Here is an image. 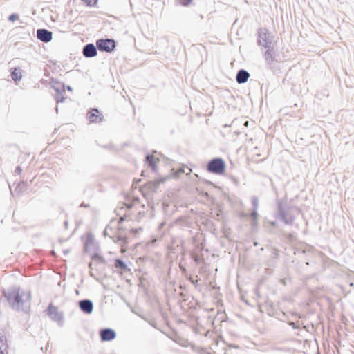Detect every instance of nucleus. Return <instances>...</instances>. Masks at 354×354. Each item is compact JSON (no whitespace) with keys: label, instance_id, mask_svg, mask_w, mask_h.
Segmentation results:
<instances>
[{"label":"nucleus","instance_id":"nucleus-37","mask_svg":"<svg viewBox=\"0 0 354 354\" xmlns=\"http://www.w3.org/2000/svg\"><path fill=\"white\" fill-rule=\"evenodd\" d=\"M271 224H272V225H276L275 222H272V223H271Z\"/></svg>","mask_w":354,"mask_h":354},{"label":"nucleus","instance_id":"nucleus-1","mask_svg":"<svg viewBox=\"0 0 354 354\" xmlns=\"http://www.w3.org/2000/svg\"><path fill=\"white\" fill-rule=\"evenodd\" d=\"M2 300L15 312L22 310V290L19 284H14L2 290Z\"/></svg>","mask_w":354,"mask_h":354},{"label":"nucleus","instance_id":"nucleus-39","mask_svg":"<svg viewBox=\"0 0 354 354\" xmlns=\"http://www.w3.org/2000/svg\"><path fill=\"white\" fill-rule=\"evenodd\" d=\"M30 293H28V298L30 299Z\"/></svg>","mask_w":354,"mask_h":354},{"label":"nucleus","instance_id":"nucleus-11","mask_svg":"<svg viewBox=\"0 0 354 354\" xmlns=\"http://www.w3.org/2000/svg\"><path fill=\"white\" fill-rule=\"evenodd\" d=\"M97 48L93 44L85 45L82 49V54L85 57L91 58L97 55Z\"/></svg>","mask_w":354,"mask_h":354},{"label":"nucleus","instance_id":"nucleus-23","mask_svg":"<svg viewBox=\"0 0 354 354\" xmlns=\"http://www.w3.org/2000/svg\"><path fill=\"white\" fill-rule=\"evenodd\" d=\"M18 19H19V15L17 14H15V13L11 14L8 17V19L10 21H16Z\"/></svg>","mask_w":354,"mask_h":354},{"label":"nucleus","instance_id":"nucleus-40","mask_svg":"<svg viewBox=\"0 0 354 354\" xmlns=\"http://www.w3.org/2000/svg\"><path fill=\"white\" fill-rule=\"evenodd\" d=\"M62 91H64V85H62Z\"/></svg>","mask_w":354,"mask_h":354},{"label":"nucleus","instance_id":"nucleus-29","mask_svg":"<svg viewBox=\"0 0 354 354\" xmlns=\"http://www.w3.org/2000/svg\"><path fill=\"white\" fill-rule=\"evenodd\" d=\"M62 252L64 253V255H66V254H68L69 250H64L62 251Z\"/></svg>","mask_w":354,"mask_h":354},{"label":"nucleus","instance_id":"nucleus-4","mask_svg":"<svg viewBox=\"0 0 354 354\" xmlns=\"http://www.w3.org/2000/svg\"><path fill=\"white\" fill-rule=\"evenodd\" d=\"M257 43L264 48H270L272 45V39L269 34L268 30L261 28L258 31Z\"/></svg>","mask_w":354,"mask_h":354},{"label":"nucleus","instance_id":"nucleus-28","mask_svg":"<svg viewBox=\"0 0 354 354\" xmlns=\"http://www.w3.org/2000/svg\"><path fill=\"white\" fill-rule=\"evenodd\" d=\"M191 1L192 0H183V1L181 2V3L184 6H187L188 4L190 3Z\"/></svg>","mask_w":354,"mask_h":354},{"label":"nucleus","instance_id":"nucleus-35","mask_svg":"<svg viewBox=\"0 0 354 354\" xmlns=\"http://www.w3.org/2000/svg\"><path fill=\"white\" fill-rule=\"evenodd\" d=\"M68 90L71 91V87L70 86H68Z\"/></svg>","mask_w":354,"mask_h":354},{"label":"nucleus","instance_id":"nucleus-16","mask_svg":"<svg viewBox=\"0 0 354 354\" xmlns=\"http://www.w3.org/2000/svg\"><path fill=\"white\" fill-rule=\"evenodd\" d=\"M10 71H11L10 76H11L12 79L15 82L20 81V80L22 77V74L21 73L20 68H19V67L11 68Z\"/></svg>","mask_w":354,"mask_h":354},{"label":"nucleus","instance_id":"nucleus-41","mask_svg":"<svg viewBox=\"0 0 354 354\" xmlns=\"http://www.w3.org/2000/svg\"><path fill=\"white\" fill-rule=\"evenodd\" d=\"M56 112L58 113V107H56Z\"/></svg>","mask_w":354,"mask_h":354},{"label":"nucleus","instance_id":"nucleus-33","mask_svg":"<svg viewBox=\"0 0 354 354\" xmlns=\"http://www.w3.org/2000/svg\"><path fill=\"white\" fill-rule=\"evenodd\" d=\"M92 265H93V262H91V263H89V268H91Z\"/></svg>","mask_w":354,"mask_h":354},{"label":"nucleus","instance_id":"nucleus-21","mask_svg":"<svg viewBox=\"0 0 354 354\" xmlns=\"http://www.w3.org/2000/svg\"><path fill=\"white\" fill-rule=\"evenodd\" d=\"M92 261L93 262L96 261L98 263H101L103 261V258L99 254H95L92 256Z\"/></svg>","mask_w":354,"mask_h":354},{"label":"nucleus","instance_id":"nucleus-3","mask_svg":"<svg viewBox=\"0 0 354 354\" xmlns=\"http://www.w3.org/2000/svg\"><path fill=\"white\" fill-rule=\"evenodd\" d=\"M225 169V163L221 158H214L207 164V170L213 174H222Z\"/></svg>","mask_w":354,"mask_h":354},{"label":"nucleus","instance_id":"nucleus-42","mask_svg":"<svg viewBox=\"0 0 354 354\" xmlns=\"http://www.w3.org/2000/svg\"><path fill=\"white\" fill-rule=\"evenodd\" d=\"M224 127H230V125H228V124H225Z\"/></svg>","mask_w":354,"mask_h":354},{"label":"nucleus","instance_id":"nucleus-32","mask_svg":"<svg viewBox=\"0 0 354 354\" xmlns=\"http://www.w3.org/2000/svg\"><path fill=\"white\" fill-rule=\"evenodd\" d=\"M198 281H194V280H192V282L194 284H196L197 283Z\"/></svg>","mask_w":354,"mask_h":354},{"label":"nucleus","instance_id":"nucleus-38","mask_svg":"<svg viewBox=\"0 0 354 354\" xmlns=\"http://www.w3.org/2000/svg\"><path fill=\"white\" fill-rule=\"evenodd\" d=\"M55 89H56V91H57V92H59V90H60V89H59V88H55Z\"/></svg>","mask_w":354,"mask_h":354},{"label":"nucleus","instance_id":"nucleus-30","mask_svg":"<svg viewBox=\"0 0 354 354\" xmlns=\"http://www.w3.org/2000/svg\"><path fill=\"white\" fill-rule=\"evenodd\" d=\"M248 124H249V122L248 121H245V123H244V126L248 127Z\"/></svg>","mask_w":354,"mask_h":354},{"label":"nucleus","instance_id":"nucleus-13","mask_svg":"<svg viewBox=\"0 0 354 354\" xmlns=\"http://www.w3.org/2000/svg\"><path fill=\"white\" fill-rule=\"evenodd\" d=\"M250 77V73L244 69H241L238 71L236 80L239 84L245 83Z\"/></svg>","mask_w":354,"mask_h":354},{"label":"nucleus","instance_id":"nucleus-22","mask_svg":"<svg viewBox=\"0 0 354 354\" xmlns=\"http://www.w3.org/2000/svg\"><path fill=\"white\" fill-rule=\"evenodd\" d=\"M136 203H138V198H136L133 201V203H130V204L123 203L121 206V209H123L124 207L127 209H131Z\"/></svg>","mask_w":354,"mask_h":354},{"label":"nucleus","instance_id":"nucleus-18","mask_svg":"<svg viewBox=\"0 0 354 354\" xmlns=\"http://www.w3.org/2000/svg\"><path fill=\"white\" fill-rule=\"evenodd\" d=\"M8 346L5 336H0V352H8Z\"/></svg>","mask_w":354,"mask_h":354},{"label":"nucleus","instance_id":"nucleus-31","mask_svg":"<svg viewBox=\"0 0 354 354\" xmlns=\"http://www.w3.org/2000/svg\"><path fill=\"white\" fill-rule=\"evenodd\" d=\"M0 354H8V352H0Z\"/></svg>","mask_w":354,"mask_h":354},{"label":"nucleus","instance_id":"nucleus-34","mask_svg":"<svg viewBox=\"0 0 354 354\" xmlns=\"http://www.w3.org/2000/svg\"><path fill=\"white\" fill-rule=\"evenodd\" d=\"M51 254H52L53 255H54V256H55V251H52V252H51Z\"/></svg>","mask_w":354,"mask_h":354},{"label":"nucleus","instance_id":"nucleus-24","mask_svg":"<svg viewBox=\"0 0 354 354\" xmlns=\"http://www.w3.org/2000/svg\"><path fill=\"white\" fill-rule=\"evenodd\" d=\"M56 100H57V103L64 102V97L62 95L61 93H57V95L56 96Z\"/></svg>","mask_w":354,"mask_h":354},{"label":"nucleus","instance_id":"nucleus-12","mask_svg":"<svg viewBox=\"0 0 354 354\" xmlns=\"http://www.w3.org/2000/svg\"><path fill=\"white\" fill-rule=\"evenodd\" d=\"M100 335L102 341H111L116 336L115 331L111 328L102 329Z\"/></svg>","mask_w":354,"mask_h":354},{"label":"nucleus","instance_id":"nucleus-8","mask_svg":"<svg viewBox=\"0 0 354 354\" xmlns=\"http://www.w3.org/2000/svg\"><path fill=\"white\" fill-rule=\"evenodd\" d=\"M37 37L40 41L48 43L52 40L53 33L47 29H38L37 30Z\"/></svg>","mask_w":354,"mask_h":354},{"label":"nucleus","instance_id":"nucleus-20","mask_svg":"<svg viewBox=\"0 0 354 354\" xmlns=\"http://www.w3.org/2000/svg\"><path fill=\"white\" fill-rule=\"evenodd\" d=\"M115 266L117 268H120L122 270H127V266L126 264L124 263L123 261L118 259L115 260Z\"/></svg>","mask_w":354,"mask_h":354},{"label":"nucleus","instance_id":"nucleus-14","mask_svg":"<svg viewBox=\"0 0 354 354\" xmlns=\"http://www.w3.org/2000/svg\"><path fill=\"white\" fill-rule=\"evenodd\" d=\"M267 50L265 52L264 57L266 63L268 65H272L275 59L274 52L273 50V46L270 48H266Z\"/></svg>","mask_w":354,"mask_h":354},{"label":"nucleus","instance_id":"nucleus-25","mask_svg":"<svg viewBox=\"0 0 354 354\" xmlns=\"http://www.w3.org/2000/svg\"><path fill=\"white\" fill-rule=\"evenodd\" d=\"M20 216V212L19 211H14L13 212V214H12V218L14 219V221H17V218H19Z\"/></svg>","mask_w":354,"mask_h":354},{"label":"nucleus","instance_id":"nucleus-15","mask_svg":"<svg viewBox=\"0 0 354 354\" xmlns=\"http://www.w3.org/2000/svg\"><path fill=\"white\" fill-rule=\"evenodd\" d=\"M87 116L91 122H99L102 120L97 109H93L89 111Z\"/></svg>","mask_w":354,"mask_h":354},{"label":"nucleus","instance_id":"nucleus-27","mask_svg":"<svg viewBox=\"0 0 354 354\" xmlns=\"http://www.w3.org/2000/svg\"><path fill=\"white\" fill-rule=\"evenodd\" d=\"M193 259H194V261L196 263H199V262H200V258H199V257H198V256H197V255H194V256L193 257Z\"/></svg>","mask_w":354,"mask_h":354},{"label":"nucleus","instance_id":"nucleus-2","mask_svg":"<svg viewBox=\"0 0 354 354\" xmlns=\"http://www.w3.org/2000/svg\"><path fill=\"white\" fill-rule=\"evenodd\" d=\"M123 221L121 217L120 221H111L104 230V235L110 237L114 243H120L122 246L126 243V237L120 231V223Z\"/></svg>","mask_w":354,"mask_h":354},{"label":"nucleus","instance_id":"nucleus-10","mask_svg":"<svg viewBox=\"0 0 354 354\" xmlns=\"http://www.w3.org/2000/svg\"><path fill=\"white\" fill-rule=\"evenodd\" d=\"M48 312L50 318L54 321L59 322L63 318L62 313L58 310L57 307L52 304L49 305Z\"/></svg>","mask_w":354,"mask_h":354},{"label":"nucleus","instance_id":"nucleus-36","mask_svg":"<svg viewBox=\"0 0 354 354\" xmlns=\"http://www.w3.org/2000/svg\"><path fill=\"white\" fill-rule=\"evenodd\" d=\"M88 247V243H86V250H87Z\"/></svg>","mask_w":354,"mask_h":354},{"label":"nucleus","instance_id":"nucleus-5","mask_svg":"<svg viewBox=\"0 0 354 354\" xmlns=\"http://www.w3.org/2000/svg\"><path fill=\"white\" fill-rule=\"evenodd\" d=\"M97 48L100 51L111 52L115 47V43L113 39H101L97 41Z\"/></svg>","mask_w":354,"mask_h":354},{"label":"nucleus","instance_id":"nucleus-26","mask_svg":"<svg viewBox=\"0 0 354 354\" xmlns=\"http://www.w3.org/2000/svg\"><path fill=\"white\" fill-rule=\"evenodd\" d=\"M22 169L21 168V166H17L15 170V173H16L17 174H20L21 172Z\"/></svg>","mask_w":354,"mask_h":354},{"label":"nucleus","instance_id":"nucleus-6","mask_svg":"<svg viewBox=\"0 0 354 354\" xmlns=\"http://www.w3.org/2000/svg\"><path fill=\"white\" fill-rule=\"evenodd\" d=\"M277 218L283 221L287 225H292L294 221L292 216H289L283 209L281 203L278 205V212Z\"/></svg>","mask_w":354,"mask_h":354},{"label":"nucleus","instance_id":"nucleus-17","mask_svg":"<svg viewBox=\"0 0 354 354\" xmlns=\"http://www.w3.org/2000/svg\"><path fill=\"white\" fill-rule=\"evenodd\" d=\"M21 182L17 184L13 183L12 185L9 184L10 190L12 196L15 197L20 194L22 187L21 186Z\"/></svg>","mask_w":354,"mask_h":354},{"label":"nucleus","instance_id":"nucleus-9","mask_svg":"<svg viewBox=\"0 0 354 354\" xmlns=\"http://www.w3.org/2000/svg\"><path fill=\"white\" fill-rule=\"evenodd\" d=\"M78 305L80 310L86 314H91L93 310V304L89 299L80 300Z\"/></svg>","mask_w":354,"mask_h":354},{"label":"nucleus","instance_id":"nucleus-19","mask_svg":"<svg viewBox=\"0 0 354 354\" xmlns=\"http://www.w3.org/2000/svg\"><path fill=\"white\" fill-rule=\"evenodd\" d=\"M146 161L149 164V165L152 168L153 170L156 169V160L154 159L153 155H147L146 156Z\"/></svg>","mask_w":354,"mask_h":354},{"label":"nucleus","instance_id":"nucleus-7","mask_svg":"<svg viewBox=\"0 0 354 354\" xmlns=\"http://www.w3.org/2000/svg\"><path fill=\"white\" fill-rule=\"evenodd\" d=\"M252 212L250 214H245L244 216H251L252 218V226H256L257 225V219H258V207H259V200L257 197L253 196L252 198Z\"/></svg>","mask_w":354,"mask_h":354}]
</instances>
